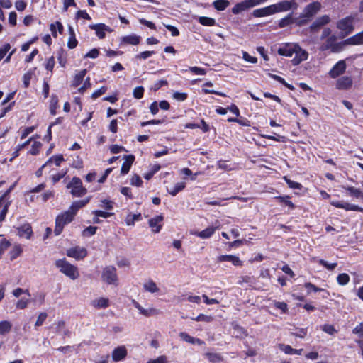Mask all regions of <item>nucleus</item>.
Wrapping results in <instances>:
<instances>
[{
	"instance_id": "obj_3",
	"label": "nucleus",
	"mask_w": 363,
	"mask_h": 363,
	"mask_svg": "<svg viewBox=\"0 0 363 363\" xmlns=\"http://www.w3.org/2000/svg\"><path fill=\"white\" fill-rule=\"evenodd\" d=\"M354 17L348 16L337 22V28L340 30L342 37H345L353 32L354 29Z\"/></svg>"
},
{
	"instance_id": "obj_33",
	"label": "nucleus",
	"mask_w": 363,
	"mask_h": 363,
	"mask_svg": "<svg viewBox=\"0 0 363 363\" xmlns=\"http://www.w3.org/2000/svg\"><path fill=\"white\" fill-rule=\"evenodd\" d=\"M279 348L281 351L284 352L285 354H301L302 350H298L292 348L291 346L281 344L279 345Z\"/></svg>"
},
{
	"instance_id": "obj_31",
	"label": "nucleus",
	"mask_w": 363,
	"mask_h": 363,
	"mask_svg": "<svg viewBox=\"0 0 363 363\" xmlns=\"http://www.w3.org/2000/svg\"><path fill=\"white\" fill-rule=\"evenodd\" d=\"M91 306L95 308H106L109 306L108 298L101 297L91 301Z\"/></svg>"
},
{
	"instance_id": "obj_63",
	"label": "nucleus",
	"mask_w": 363,
	"mask_h": 363,
	"mask_svg": "<svg viewBox=\"0 0 363 363\" xmlns=\"http://www.w3.org/2000/svg\"><path fill=\"white\" fill-rule=\"evenodd\" d=\"M322 330L328 334L333 335L336 332L333 325L330 324H325L322 326Z\"/></svg>"
},
{
	"instance_id": "obj_59",
	"label": "nucleus",
	"mask_w": 363,
	"mask_h": 363,
	"mask_svg": "<svg viewBox=\"0 0 363 363\" xmlns=\"http://www.w3.org/2000/svg\"><path fill=\"white\" fill-rule=\"evenodd\" d=\"M10 49L11 45L9 43H6L1 48H0V61L5 57Z\"/></svg>"
},
{
	"instance_id": "obj_9",
	"label": "nucleus",
	"mask_w": 363,
	"mask_h": 363,
	"mask_svg": "<svg viewBox=\"0 0 363 363\" xmlns=\"http://www.w3.org/2000/svg\"><path fill=\"white\" fill-rule=\"evenodd\" d=\"M102 280L108 284H117L118 277L116 267L113 266H107L103 269Z\"/></svg>"
},
{
	"instance_id": "obj_34",
	"label": "nucleus",
	"mask_w": 363,
	"mask_h": 363,
	"mask_svg": "<svg viewBox=\"0 0 363 363\" xmlns=\"http://www.w3.org/2000/svg\"><path fill=\"white\" fill-rule=\"evenodd\" d=\"M229 4L230 2L228 0H216L213 3L214 8L219 11H224Z\"/></svg>"
},
{
	"instance_id": "obj_14",
	"label": "nucleus",
	"mask_w": 363,
	"mask_h": 363,
	"mask_svg": "<svg viewBox=\"0 0 363 363\" xmlns=\"http://www.w3.org/2000/svg\"><path fill=\"white\" fill-rule=\"evenodd\" d=\"M345 69H346L345 62L344 60H340L330 70L329 76L333 79H335L337 77L342 74L345 72Z\"/></svg>"
},
{
	"instance_id": "obj_1",
	"label": "nucleus",
	"mask_w": 363,
	"mask_h": 363,
	"mask_svg": "<svg viewBox=\"0 0 363 363\" xmlns=\"http://www.w3.org/2000/svg\"><path fill=\"white\" fill-rule=\"evenodd\" d=\"M55 266L61 273L72 280H75L79 277L77 267L70 264L65 258L56 260Z\"/></svg>"
},
{
	"instance_id": "obj_6",
	"label": "nucleus",
	"mask_w": 363,
	"mask_h": 363,
	"mask_svg": "<svg viewBox=\"0 0 363 363\" xmlns=\"http://www.w3.org/2000/svg\"><path fill=\"white\" fill-rule=\"evenodd\" d=\"M74 218L69 213L65 211L58 215L55 219V228L54 230L55 235H59L63 230L65 225L71 223Z\"/></svg>"
},
{
	"instance_id": "obj_12",
	"label": "nucleus",
	"mask_w": 363,
	"mask_h": 363,
	"mask_svg": "<svg viewBox=\"0 0 363 363\" xmlns=\"http://www.w3.org/2000/svg\"><path fill=\"white\" fill-rule=\"evenodd\" d=\"M330 204L336 208H343L345 211H353L358 212H363V208L352 204L347 202L339 201H331Z\"/></svg>"
},
{
	"instance_id": "obj_10",
	"label": "nucleus",
	"mask_w": 363,
	"mask_h": 363,
	"mask_svg": "<svg viewBox=\"0 0 363 363\" xmlns=\"http://www.w3.org/2000/svg\"><path fill=\"white\" fill-rule=\"evenodd\" d=\"M330 22V18L328 15H323L317 18L312 24L309 26L308 29L311 33H316L322 27L328 24Z\"/></svg>"
},
{
	"instance_id": "obj_16",
	"label": "nucleus",
	"mask_w": 363,
	"mask_h": 363,
	"mask_svg": "<svg viewBox=\"0 0 363 363\" xmlns=\"http://www.w3.org/2000/svg\"><path fill=\"white\" fill-rule=\"evenodd\" d=\"M296 43H286L278 48L277 53L281 56L292 57L296 52Z\"/></svg>"
},
{
	"instance_id": "obj_26",
	"label": "nucleus",
	"mask_w": 363,
	"mask_h": 363,
	"mask_svg": "<svg viewBox=\"0 0 363 363\" xmlns=\"http://www.w3.org/2000/svg\"><path fill=\"white\" fill-rule=\"evenodd\" d=\"M140 37L135 34L123 36L121 39V43L124 45H136L140 43Z\"/></svg>"
},
{
	"instance_id": "obj_44",
	"label": "nucleus",
	"mask_w": 363,
	"mask_h": 363,
	"mask_svg": "<svg viewBox=\"0 0 363 363\" xmlns=\"http://www.w3.org/2000/svg\"><path fill=\"white\" fill-rule=\"evenodd\" d=\"M350 280V276L346 273L340 274L337 277V281L341 286L347 284Z\"/></svg>"
},
{
	"instance_id": "obj_40",
	"label": "nucleus",
	"mask_w": 363,
	"mask_h": 363,
	"mask_svg": "<svg viewBox=\"0 0 363 363\" xmlns=\"http://www.w3.org/2000/svg\"><path fill=\"white\" fill-rule=\"evenodd\" d=\"M310 20L311 19L305 16L304 13L303 12L298 18H294V23H296L297 26L301 27L306 25Z\"/></svg>"
},
{
	"instance_id": "obj_18",
	"label": "nucleus",
	"mask_w": 363,
	"mask_h": 363,
	"mask_svg": "<svg viewBox=\"0 0 363 363\" xmlns=\"http://www.w3.org/2000/svg\"><path fill=\"white\" fill-rule=\"evenodd\" d=\"M132 303L133 306L139 311L141 315L146 317L158 315L160 313L159 310L154 308H144L135 300H133Z\"/></svg>"
},
{
	"instance_id": "obj_64",
	"label": "nucleus",
	"mask_w": 363,
	"mask_h": 363,
	"mask_svg": "<svg viewBox=\"0 0 363 363\" xmlns=\"http://www.w3.org/2000/svg\"><path fill=\"white\" fill-rule=\"evenodd\" d=\"M130 183L133 186H140L142 185V184H143V181H142V179H140V177L138 175L135 174L131 178Z\"/></svg>"
},
{
	"instance_id": "obj_4",
	"label": "nucleus",
	"mask_w": 363,
	"mask_h": 363,
	"mask_svg": "<svg viewBox=\"0 0 363 363\" xmlns=\"http://www.w3.org/2000/svg\"><path fill=\"white\" fill-rule=\"evenodd\" d=\"M67 189H71V194L74 197H82L87 193V190L82 185L80 178L74 177L67 185Z\"/></svg>"
},
{
	"instance_id": "obj_19",
	"label": "nucleus",
	"mask_w": 363,
	"mask_h": 363,
	"mask_svg": "<svg viewBox=\"0 0 363 363\" xmlns=\"http://www.w3.org/2000/svg\"><path fill=\"white\" fill-rule=\"evenodd\" d=\"M251 15L254 18H262V17L272 16L274 14H273L271 6L269 5L265 7H262V8H259V9L253 10Z\"/></svg>"
},
{
	"instance_id": "obj_13",
	"label": "nucleus",
	"mask_w": 363,
	"mask_h": 363,
	"mask_svg": "<svg viewBox=\"0 0 363 363\" xmlns=\"http://www.w3.org/2000/svg\"><path fill=\"white\" fill-rule=\"evenodd\" d=\"M321 9V4L319 1H313L308 4L303 12L306 17L311 19Z\"/></svg>"
},
{
	"instance_id": "obj_36",
	"label": "nucleus",
	"mask_w": 363,
	"mask_h": 363,
	"mask_svg": "<svg viewBox=\"0 0 363 363\" xmlns=\"http://www.w3.org/2000/svg\"><path fill=\"white\" fill-rule=\"evenodd\" d=\"M289 196H277L276 199L279 201L280 203L284 204L289 207L290 210L295 208V205L289 200Z\"/></svg>"
},
{
	"instance_id": "obj_11",
	"label": "nucleus",
	"mask_w": 363,
	"mask_h": 363,
	"mask_svg": "<svg viewBox=\"0 0 363 363\" xmlns=\"http://www.w3.org/2000/svg\"><path fill=\"white\" fill-rule=\"evenodd\" d=\"M66 255L77 260L84 259L87 255V251L84 247L77 246L67 250Z\"/></svg>"
},
{
	"instance_id": "obj_49",
	"label": "nucleus",
	"mask_w": 363,
	"mask_h": 363,
	"mask_svg": "<svg viewBox=\"0 0 363 363\" xmlns=\"http://www.w3.org/2000/svg\"><path fill=\"white\" fill-rule=\"evenodd\" d=\"M57 103H58L57 97L52 96L51 101H50V112L53 116H55L56 114Z\"/></svg>"
},
{
	"instance_id": "obj_35",
	"label": "nucleus",
	"mask_w": 363,
	"mask_h": 363,
	"mask_svg": "<svg viewBox=\"0 0 363 363\" xmlns=\"http://www.w3.org/2000/svg\"><path fill=\"white\" fill-rule=\"evenodd\" d=\"M86 74V69H82L79 73H77L72 82V86L74 87H77L82 82L85 75Z\"/></svg>"
},
{
	"instance_id": "obj_55",
	"label": "nucleus",
	"mask_w": 363,
	"mask_h": 363,
	"mask_svg": "<svg viewBox=\"0 0 363 363\" xmlns=\"http://www.w3.org/2000/svg\"><path fill=\"white\" fill-rule=\"evenodd\" d=\"M318 263L330 271L333 270L337 266V264L336 262L329 264L327 261L324 259H319Z\"/></svg>"
},
{
	"instance_id": "obj_60",
	"label": "nucleus",
	"mask_w": 363,
	"mask_h": 363,
	"mask_svg": "<svg viewBox=\"0 0 363 363\" xmlns=\"http://www.w3.org/2000/svg\"><path fill=\"white\" fill-rule=\"evenodd\" d=\"M192 320L195 321H203L208 323L211 322L213 320V318L211 316H208L204 314H199L196 318H192Z\"/></svg>"
},
{
	"instance_id": "obj_48",
	"label": "nucleus",
	"mask_w": 363,
	"mask_h": 363,
	"mask_svg": "<svg viewBox=\"0 0 363 363\" xmlns=\"http://www.w3.org/2000/svg\"><path fill=\"white\" fill-rule=\"evenodd\" d=\"M41 146L42 144L40 142L35 141L31 146V149L30 150L29 153L32 155H38Z\"/></svg>"
},
{
	"instance_id": "obj_42",
	"label": "nucleus",
	"mask_w": 363,
	"mask_h": 363,
	"mask_svg": "<svg viewBox=\"0 0 363 363\" xmlns=\"http://www.w3.org/2000/svg\"><path fill=\"white\" fill-rule=\"evenodd\" d=\"M199 22L206 26H213L216 25V20L214 18L206 17V16H201L199 18Z\"/></svg>"
},
{
	"instance_id": "obj_43",
	"label": "nucleus",
	"mask_w": 363,
	"mask_h": 363,
	"mask_svg": "<svg viewBox=\"0 0 363 363\" xmlns=\"http://www.w3.org/2000/svg\"><path fill=\"white\" fill-rule=\"evenodd\" d=\"M62 161H64L63 156L62 155H58L52 156L45 163L47 165H50L54 162L56 166L59 167Z\"/></svg>"
},
{
	"instance_id": "obj_61",
	"label": "nucleus",
	"mask_w": 363,
	"mask_h": 363,
	"mask_svg": "<svg viewBox=\"0 0 363 363\" xmlns=\"http://www.w3.org/2000/svg\"><path fill=\"white\" fill-rule=\"evenodd\" d=\"M47 317H48V315L46 313H45V312L40 313L37 318L35 325L36 327L42 325L43 324L44 321L45 320V319L47 318Z\"/></svg>"
},
{
	"instance_id": "obj_47",
	"label": "nucleus",
	"mask_w": 363,
	"mask_h": 363,
	"mask_svg": "<svg viewBox=\"0 0 363 363\" xmlns=\"http://www.w3.org/2000/svg\"><path fill=\"white\" fill-rule=\"evenodd\" d=\"M206 355L208 357V360L211 362H217L223 361L221 356L217 353L208 352Z\"/></svg>"
},
{
	"instance_id": "obj_2",
	"label": "nucleus",
	"mask_w": 363,
	"mask_h": 363,
	"mask_svg": "<svg viewBox=\"0 0 363 363\" xmlns=\"http://www.w3.org/2000/svg\"><path fill=\"white\" fill-rule=\"evenodd\" d=\"M346 45L347 43H345V40L337 42V37L335 35H332L325 40L319 49L323 52L330 50L332 52L335 53L342 51L343 47Z\"/></svg>"
},
{
	"instance_id": "obj_20",
	"label": "nucleus",
	"mask_w": 363,
	"mask_h": 363,
	"mask_svg": "<svg viewBox=\"0 0 363 363\" xmlns=\"http://www.w3.org/2000/svg\"><path fill=\"white\" fill-rule=\"evenodd\" d=\"M18 235L20 237H24L26 239H30L32 235H33V230L30 224L26 223L21 226L18 227L17 228Z\"/></svg>"
},
{
	"instance_id": "obj_37",
	"label": "nucleus",
	"mask_w": 363,
	"mask_h": 363,
	"mask_svg": "<svg viewBox=\"0 0 363 363\" xmlns=\"http://www.w3.org/2000/svg\"><path fill=\"white\" fill-rule=\"evenodd\" d=\"M143 288L145 291L150 293H155L159 291V288L157 287L156 283L152 280H150L147 282L143 284Z\"/></svg>"
},
{
	"instance_id": "obj_7",
	"label": "nucleus",
	"mask_w": 363,
	"mask_h": 363,
	"mask_svg": "<svg viewBox=\"0 0 363 363\" xmlns=\"http://www.w3.org/2000/svg\"><path fill=\"white\" fill-rule=\"evenodd\" d=\"M270 6L273 14L281 12H286L291 9H296L298 7V4L296 2L287 0L281 1L278 3L271 4Z\"/></svg>"
},
{
	"instance_id": "obj_56",
	"label": "nucleus",
	"mask_w": 363,
	"mask_h": 363,
	"mask_svg": "<svg viewBox=\"0 0 363 363\" xmlns=\"http://www.w3.org/2000/svg\"><path fill=\"white\" fill-rule=\"evenodd\" d=\"M96 230H97V227H96V226H89L83 230L82 235L84 236L93 235L96 233Z\"/></svg>"
},
{
	"instance_id": "obj_5",
	"label": "nucleus",
	"mask_w": 363,
	"mask_h": 363,
	"mask_svg": "<svg viewBox=\"0 0 363 363\" xmlns=\"http://www.w3.org/2000/svg\"><path fill=\"white\" fill-rule=\"evenodd\" d=\"M268 0H244L240 3L236 4L232 9L233 14H239L242 11H247L256 6L262 4Z\"/></svg>"
},
{
	"instance_id": "obj_23",
	"label": "nucleus",
	"mask_w": 363,
	"mask_h": 363,
	"mask_svg": "<svg viewBox=\"0 0 363 363\" xmlns=\"http://www.w3.org/2000/svg\"><path fill=\"white\" fill-rule=\"evenodd\" d=\"M163 219L164 217L162 215H158L149 220V225L154 233H157L160 231L162 229V225L160 223L163 220Z\"/></svg>"
},
{
	"instance_id": "obj_53",
	"label": "nucleus",
	"mask_w": 363,
	"mask_h": 363,
	"mask_svg": "<svg viewBox=\"0 0 363 363\" xmlns=\"http://www.w3.org/2000/svg\"><path fill=\"white\" fill-rule=\"evenodd\" d=\"M284 179H285L286 184H288V186L291 189L300 190L302 188V185L298 182L292 181L289 179H287L286 177H284Z\"/></svg>"
},
{
	"instance_id": "obj_28",
	"label": "nucleus",
	"mask_w": 363,
	"mask_h": 363,
	"mask_svg": "<svg viewBox=\"0 0 363 363\" xmlns=\"http://www.w3.org/2000/svg\"><path fill=\"white\" fill-rule=\"evenodd\" d=\"M345 43L350 45H363V31L345 40Z\"/></svg>"
},
{
	"instance_id": "obj_21",
	"label": "nucleus",
	"mask_w": 363,
	"mask_h": 363,
	"mask_svg": "<svg viewBox=\"0 0 363 363\" xmlns=\"http://www.w3.org/2000/svg\"><path fill=\"white\" fill-rule=\"evenodd\" d=\"M127 355V350L125 346H119L115 348L112 352V358L114 362L123 361Z\"/></svg>"
},
{
	"instance_id": "obj_38",
	"label": "nucleus",
	"mask_w": 363,
	"mask_h": 363,
	"mask_svg": "<svg viewBox=\"0 0 363 363\" xmlns=\"http://www.w3.org/2000/svg\"><path fill=\"white\" fill-rule=\"evenodd\" d=\"M343 188L349 192L351 196H354L357 199H363V193L359 189H356L353 186H344Z\"/></svg>"
},
{
	"instance_id": "obj_39",
	"label": "nucleus",
	"mask_w": 363,
	"mask_h": 363,
	"mask_svg": "<svg viewBox=\"0 0 363 363\" xmlns=\"http://www.w3.org/2000/svg\"><path fill=\"white\" fill-rule=\"evenodd\" d=\"M142 219V216L140 213L138 214H131L128 215L125 219V223L127 225H133L135 221H139Z\"/></svg>"
},
{
	"instance_id": "obj_29",
	"label": "nucleus",
	"mask_w": 363,
	"mask_h": 363,
	"mask_svg": "<svg viewBox=\"0 0 363 363\" xmlns=\"http://www.w3.org/2000/svg\"><path fill=\"white\" fill-rule=\"evenodd\" d=\"M218 228V226L216 227H208L205 230L200 232H194L191 233L192 235H195L202 239H207L211 238L213 234L215 233L216 230Z\"/></svg>"
},
{
	"instance_id": "obj_54",
	"label": "nucleus",
	"mask_w": 363,
	"mask_h": 363,
	"mask_svg": "<svg viewBox=\"0 0 363 363\" xmlns=\"http://www.w3.org/2000/svg\"><path fill=\"white\" fill-rule=\"evenodd\" d=\"M21 252H22V249L20 245L14 246L12 251L11 252V259H15L21 254Z\"/></svg>"
},
{
	"instance_id": "obj_15",
	"label": "nucleus",
	"mask_w": 363,
	"mask_h": 363,
	"mask_svg": "<svg viewBox=\"0 0 363 363\" xmlns=\"http://www.w3.org/2000/svg\"><path fill=\"white\" fill-rule=\"evenodd\" d=\"M295 57L292 59L291 62L294 65H298L303 61H305L308 57V53L306 50L302 49L298 44L296 45V52H294Z\"/></svg>"
},
{
	"instance_id": "obj_58",
	"label": "nucleus",
	"mask_w": 363,
	"mask_h": 363,
	"mask_svg": "<svg viewBox=\"0 0 363 363\" xmlns=\"http://www.w3.org/2000/svg\"><path fill=\"white\" fill-rule=\"evenodd\" d=\"M189 69L192 73L198 75H205L206 74V71L205 69L199 67H189Z\"/></svg>"
},
{
	"instance_id": "obj_27",
	"label": "nucleus",
	"mask_w": 363,
	"mask_h": 363,
	"mask_svg": "<svg viewBox=\"0 0 363 363\" xmlns=\"http://www.w3.org/2000/svg\"><path fill=\"white\" fill-rule=\"evenodd\" d=\"M124 159L125 162L123 163L121 169V174H126L129 172L131 165L134 162L135 157L133 155H125Z\"/></svg>"
},
{
	"instance_id": "obj_22",
	"label": "nucleus",
	"mask_w": 363,
	"mask_h": 363,
	"mask_svg": "<svg viewBox=\"0 0 363 363\" xmlns=\"http://www.w3.org/2000/svg\"><path fill=\"white\" fill-rule=\"evenodd\" d=\"M352 85V79L350 77L345 76L339 78L336 82V88L340 90L350 89Z\"/></svg>"
},
{
	"instance_id": "obj_62",
	"label": "nucleus",
	"mask_w": 363,
	"mask_h": 363,
	"mask_svg": "<svg viewBox=\"0 0 363 363\" xmlns=\"http://www.w3.org/2000/svg\"><path fill=\"white\" fill-rule=\"evenodd\" d=\"M107 90V87L106 86H101L100 89L96 90L91 95V98L95 99L98 97H99L100 96H101L102 94H104Z\"/></svg>"
},
{
	"instance_id": "obj_57",
	"label": "nucleus",
	"mask_w": 363,
	"mask_h": 363,
	"mask_svg": "<svg viewBox=\"0 0 363 363\" xmlns=\"http://www.w3.org/2000/svg\"><path fill=\"white\" fill-rule=\"evenodd\" d=\"M144 94V88L143 86H137L133 90V96L137 99H140L143 96Z\"/></svg>"
},
{
	"instance_id": "obj_45",
	"label": "nucleus",
	"mask_w": 363,
	"mask_h": 363,
	"mask_svg": "<svg viewBox=\"0 0 363 363\" xmlns=\"http://www.w3.org/2000/svg\"><path fill=\"white\" fill-rule=\"evenodd\" d=\"M12 325L7 320L0 322V334L9 333L11 329Z\"/></svg>"
},
{
	"instance_id": "obj_24",
	"label": "nucleus",
	"mask_w": 363,
	"mask_h": 363,
	"mask_svg": "<svg viewBox=\"0 0 363 363\" xmlns=\"http://www.w3.org/2000/svg\"><path fill=\"white\" fill-rule=\"evenodd\" d=\"M218 262H230L234 266H242V262L237 256L232 255H225L218 256L217 258Z\"/></svg>"
},
{
	"instance_id": "obj_8",
	"label": "nucleus",
	"mask_w": 363,
	"mask_h": 363,
	"mask_svg": "<svg viewBox=\"0 0 363 363\" xmlns=\"http://www.w3.org/2000/svg\"><path fill=\"white\" fill-rule=\"evenodd\" d=\"M16 184L11 185L8 190L0 197V223L5 219V216L8 212L9 206L11 201L7 199V196L14 189Z\"/></svg>"
},
{
	"instance_id": "obj_46",
	"label": "nucleus",
	"mask_w": 363,
	"mask_h": 363,
	"mask_svg": "<svg viewBox=\"0 0 363 363\" xmlns=\"http://www.w3.org/2000/svg\"><path fill=\"white\" fill-rule=\"evenodd\" d=\"M114 202L108 199H103L100 201L99 206L106 211H111L113 208Z\"/></svg>"
},
{
	"instance_id": "obj_30",
	"label": "nucleus",
	"mask_w": 363,
	"mask_h": 363,
	"mask_svg": "<svg viewBox=\"0 0 363 363\" xmlns=\"http://www.w3.org/2000/svg\"><path fill=\"white\" fill-rule=\"evenodd\" d=\"M179 337L188 342V343H190V344H192V345H202L203 344V341H202L201 340L199 339V338H196V337H191V335H189L188 333H186V332H181L179 333Z\"/></svg>"
},
{
	"instance_id": "obj_50",
	"label": "nucleus",
	"mask_w": 363,
	"mask_h": 363,
	"mask_svg": "<svg viewBox=\"0 0 363 363\" xmlns=\"http://www.w3.org/2000/svg\"><path fill=\"white\" fill-rule=\"evenodd\" d=\"M168 85V82L167 80H164V79H162V80H159L157 82H156L151 87V90L152 91H157V90H159L162 86H167Z\"/></svg>"
},
{
	"instance_id": "obj_17",
	"label": "nucleus",
	"mask_w": 363,
	"mask_h": 363,
	"mask_svg": "<svg viewBox=\"0 0 363 363\" xmlns=\"http://www.w3.org/2000/svg\"><path fill=\"white\" fill-rule=\"evenodd\" d=\"M90 201V198L88 197L86 199L74 201L70 206L69 208L66 211L69 213L70 215L74 218L77 214V211L85 206Z\"/></svg>"
},
{
	"instance_id": "obj_41",
	"label": "nucleus",
	"mask_w": 363,
	"mask_h": 363,
	"mask_svg": "<svg viewBox=\"0 0 363 363\" xmlns=\"http://www.w3.org/2000/svg\"><path fill=\"white\" fill-rule=\"evenodd\" d=\"M185 186L186 185L184 182H179L177 183L172 189H168V192L169 193V194L174 196L179 191H182L185 188Z\"/></svg>"
},
{
	"instance_id": "obj_52",
	"label": "nucleus",
	"mask_w": 363,
	"mask_h": 363,
	"mask_svg": "<svg viewBox=\"0 0 363 363\" xmlns=\"http://www.w3.org/2000/svg\"><path fill=\"white\" fill-rule=\"evenodd\" d=\"M155 54L154 51H143L135 56L137 60H146Z\"/></svg>"
},
{
	"instance_id": "obj_25",
	"label": "nucleus",
	"mask_w": 363,
	"mask_h": 363,
	"mask_svg": "<svg viewBox=\"0 0 363 363\" xmlns=\"http://www.w3.org/2000/svg\"><path fill=\"white\" fill-rule=\"evenodd\" d=\"M90 28L96 31V35L99 38L102 39L105 37V32H111V28L104 23L95 24L90 26Z\"/></svg>"
},
{
	"instance_id": "obj_51",
	"label": "nucleus",
	"mask_w": 363,
	"mask_h": 363,
	"mask_svg": "<svg viewBox=\"0 0 363 363\" xmlns=\"http://www.w3.org/2000/svg\"><path fill=\"white\" fill-rule=\"evenodd\" d=\"M92 214L96 216L102 217L104 218H107L112 216L114 213L107 211H103L101 210H95L92 211Z\"/></svg>"
},
{
	"instance_id": "obj_32",
	"label": "nucleus",
	"mask_w": 363,
	"mask_h": 363,
	"mask_svg": "<svg viewBox=\"0 0 363 363\" xmlns=\"http://www.w3.org/2000/svg\"><path fill=\"white\" fill-rule=\"evenodd\" d=\"M292 23H294V18H293V13H290L283 18L280 19L278 25L280 28H284Z\"/></svg>"
}]
</instances>
